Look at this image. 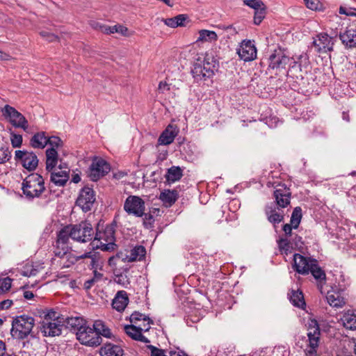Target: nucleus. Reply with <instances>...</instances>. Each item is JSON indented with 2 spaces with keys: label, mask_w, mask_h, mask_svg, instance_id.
<instances>
[{
  "label": "nucleus",
  "mask_w": 356,
  "mask_h": 356,
  "mask_svg": "<svg viewBox=\"0 0 356 356\" xmlns=\"http://www.w3.org/2000/svg\"><path fill=\"white\" fill-rule=\"evenodd\" d=\"M217 70V62L209 54H202L195 60L191 69V74L195 82L205 81L214 75Z\"/></svg>",
  "instance_id": "nucleus-1"
},
{
  "label": "nucleus",
  "mask_w": 356,
  "mask_h": 356,
  "mask_svg": "<svg viewBox=\"0 0 356 356\" xmlns=\"http://www.w3.org/2000/svg\"><path fill=\"white\" fill-rule=\"evenodd\" d=\"M45 189L44 179L38 173L29 175L22 183V193L29 200L40 197Z\"/></svg>",
  "instance_id": "nucleus-2"
},
{
  "label": "nucleus",
  "mask_w": 356,
  "mask_h": 356,
  "mask_svg": "<svg viewBox=\"0 0 356 356\" xmlns=\"http://www.w3.org/2000/svg\"><path fill=\"white\" fill-rule=\"evenodd\" d=\"M98 224L94 241H92V248H99L103 251H113L116 247L115 243V224L107 225L104 229H99Z\"/></svg>",
  "instance_id": "nucleus-3"
},
{
  "label": "nucleus",
  "mask_w": 356,
  "mask_h": 356,
  "mask_svg": "<svg viewBox=\"0 0 356 356\" xmlns=\"http://www.w3.org/2000/svg\"><path fill=\"white\" fill-rule=\"evenodd\" d=\"M35 325L33 317L23 314L16 316L12 321L10 333L14 338L24 339L31 334Z\"/></svg>",
  "instance_id": "nucleus-4"
},
{
  "label": "nucleus",
  "mask_w": 356,
  "mask_h": 356,
  "mask_svg": "<svg viewBox=\"0 0 356 356\" xmlns=\"http://www.w3.org/2000/svg\"><path fill=\"white\" fill-rule=\"evenodd\" d=\"M69 227L72 231V239L74 241L85 243L91 241L94 236L93 227L87 220L76 225H70Z\"/></svg>",
  "instance_id": "nucleus-5"
},
{
  "label": "nucleus",
  "mask_w": 356,
  "mask_h": 356,
  "mask_svg": "<svg viewBox=\"0 0 356 356\" xmlns=\"http://www.w3.org/2000/svg\"><path fill=\"white\" fill-rule=\"evenodd\" d=\"M2 115L15 128H21L26 131L29 127V122L26 118L14 107L6 104L1 108Z\"/></svg>",
  "instance_id": "nucleus-6"
},
{
  "label": "nucleus",
  "mask_w": 356,
  "mask_h": 356,
  "mask_svg": "<svg viewBox=\"0 0 356 356\" xmlns=\"http://www.w3.org/2000/svg\"><path fill=\"white\" fill-rule=\"evenodd\" d=\"M111 170L110 164L101 157L95 156L89 168L88 177L92 181H97L106 175Z\"/></svg>",
  "instance_id": "nucleus-7"
},
{
  "label": "nucleus",
  "mask_w": 356,
  "mask_h": 356,
  "mask_svg": "<svg viewBox=\"0 0 356 356\" xmlns=\"http://www.w3.org/2000/svg\"><path fill=\"white\" fill-rule=\"evenodd\" d=\"M76 339L83 345L95 347L99 346L102 342V339L99 337L92 327L87 325V324L79 332H76Z\"/></svg>",
  "instance_id": "nucleus-8"
},
{
  "label": "nucleus",
  "mask_w": 356,
  "mask_h": 356,
  "mask_svg": "<svg viewBox=\"0 0 356 356\" xmlns=\"http://www.w3.org/2000/svg\"><path fill=\"white\" fill-rule=\"evenodd\" d=\"M15 160L29 172L34 171L39 163L38 156L34 152L26 150H16L15 152Z\"/></svg>",
  "instance_id": "nucleus-9"
},
{
  "label": "nucleus",
  "mask_w": 356,
  "mask_h": 356,
  "mask_svg": "<svg viewBox=\"0 0 356 356\" xmlns=\"http://www.w3.org/2000/svg\"><path fill=\"white\" fill-rule=\"evenodd\" d=\"M124 210L129 215L143 217L145 214V201L139 196L129 195L124 203Z\"/></svg>",
  "instance_id": "nucleus-10"
},
{
  "label": "nucleus",
  "mask_w": 356,
  "mask_h": 356,
  "mask_svg": "<svg viewBox=\"0 0 356 356\" xmlns=\"http://www.w3.org/2000/svg\"><path fill=\"white\" fill-rule=\"evenodd\" d=\"M309 65V61L307 56L301 55L298 57V60L290 63L286 74L293 79L302 80L304 75L307 73Z\"/></svg>",
  "instance_id": "nucleus-11"
},
{
  "label": "nucleus",
  "mask_w": 356,
  "mask_h": 356,
  "mask_svg": "<svg viewBox=\"0 0 356 356\" xmlns=\"http://www.w3.org/2000/svg\"><path fill=\"white\" fill-rule=\"evenodd\" d=\"M95 200V193L93 189L88 186H84L79 192L76 204L83 211L88 212L92 209Z\"/></svg>",
  "instance_id": "nucleus-12"
},
{
  "label": "nucleus",
  "mask_w": 356,
  "mask_h": 356,
  "mask_svg": "<svg viewBox=\"0 0 356 356\" xmlns=\"http://www.w3.org/2000/svg\"><path fill=\"white\" fill-rule=\"evenodd\" d=\"M290 58L281 49H275L268 58V69L281 70L289 63Z\"/></svg>",
  "instance_id": "nucleus-13"
},
{
  "label": "nucleus",
  "mask_w": 356,
  "mask_h": 356,
  "mask_svg": "<svg viewBox=\"0 0 356 356\" xmlns=\"http://www.w3.org/2000/svg\"><path fill=\"white\" fill-rule=\"evenodd\" d=\"M273 196L278 209L280 208H286L290 204L291 192L286 184H278L274 191Z\"/></svg>",
  "instance_id": "nucleus-14"
},
{
  "label": "nucleus",
  "mask_w": 356,
  "mask_h": 356,
  "mask_svg": "<svg viewBox=\"0 0 356 356\" xmlns=\"http://www.w3.org/2000/svg\"><path fill=\"white\" fill-rule=\"evenodd\" d=\"M314 259L299 253H295L293 258L292 268L298 274L308 275Z\"/></svg>",
  "instance_id": "nucleus-15"
},
{
  "label": "nucleus",
  "mask_w": 356,
  "mask_h": 356,
  "mask_svg": "<svg viewBox=\"0 0 356 356\" xmlns=\"http://www.w3.org/2000/svg\"><path fill=\"white\" fill-rule=\"evenodd\" d=\"M236 51L238 57L245 62L252 61L257 58V48L250 40H243Z\"/></svg>",
  "instance_id": "nucleus-16"
},
{
  "label": "nucleus",
  "mask_w": 356,
  "mask_h": 356,
  "mask_svg": "<svg viewBox=\"0 0 356 356\" xmlns=\"http://www.w3.org/2000/svg\"><path fill=\"white\" fill-rule=\"evenodd\" d=\"M146 254V249L143 245H136L131 249L129 254L128 252L124 253L122 252H118L115 255L116 258L121 259L123 261L133 262L135 261H141Z\"/></svg>",
  "instance_id": "nucleus-17"
},
{
  "label": "nucleus",
  "mask_w": 356,
  "mask_h": 356,
  "mask_svg": "<svg viewBox=\"0 0 356 356\" xmlns=\"http://www.w3.org/2000/svg\"><path fill=\"white\" fill-rule=\"evenodd\" d=\"M307 337L309 340V346L313 351L309 350L310 353L316 352V349L318 346L321 330L319 325L316 320H311L308 323Z\"/></svg>",
  "instance_id": "nucleus-18"
},
{
  "label": "nucleus",
  "mask_w": 356,
  "mask_h": 356,
  "mask_svg": "<svg viewBox=\"0 0 356 356\" xmlns=\"http://www.w3.org/2000/svg\"><path fill=\"white\" fill-rule=\"evenodd\" d=\"M50 181L56 186H64L70 178V169L67 167L59 165L58 168L51 170Z\"/></svg>",
  "instance_id": "nucleus-19"
},
{
  "label": "nucleus",
  "mask_w": 356,
  "mask_h": 356,
  "mask_svg": "<svg viewBox=\"0 0 356 356\" xmlns=\"http://www.w3.org/2000/svg\"><path fill=\"white\" fill-rule=\"evenodd\" d=\"M312 44L318 53H326L333 50L334 42L332 38L325 33H321L317 35Z\"/></svg>",
  "instance_id": "nucleus-20"
},
{
  "label": "nucleus",
  "mask_w": 356,
  "mask_h": 356,
  "mask_svg": "<svg viewBox=\"0 0 356 356\" xmlns=\"http://www.w3.org/2000/svg\"><path fill=\"white\" fill-rule=\"evenodd\" d=\"M179 131V130L176 125L168 124L159 137V145H168L171 144L177 136Z\"/></svg>",
  "instance_id": "nucleus-21"
},
{
  "label": "nucleus",
  "mask_w": 356,
  "mask_h": 356,
  "mask_svg": "<svg viewBox=\"0 0 356 356\" xmlns=\"http://www.w3.org/2000/svg\"><path fill=\"white\" fill-rule=\"evenodd\" d=\"M61 321L42 322L40 330L44 337L59 336L62 332L63 325Z\"/></svg>",
  "instance_id": "nucleus-22"
},
{
  "label": "nucleus",
  "mask_w": 356,
  "mask_h": 356,
  "mask_svg": "<svg viewBox=\"0 0 356 356\" xmlns=\"http://www.w3.org/2000/svg\"><path fill=\"white\" fill-rule=\"evenodd\" d=\"M339 38L346 49L356 48V30L346 29L343 32H340Z\"/></svg>",
  "instance_id": "nucleus-23"
},
{
  "label": "nucleus",
  "mask_w": 356,
  "mask_h": 356,
  "mask_svg": "<svg viewBox=\"0 0 356 356\" xmlns=\"http://www.w3.org/2000/svg\"><path fill=\"white\" fill-rule=\"evenodd\" d=\"M81 258H88L90 259V264H88V267L90 269L94 270H102L104 261L100 256V254L97 252L90 251L88 252H85L84 254L80 255Z\"/></svg>",
  "instance_id": "nucleus-24"
},
{
  "label": "nucleus",
  "mask_w": 356,
  "mask_h": 356,
  "mask_svg": "<svg viewBox=\"0 0 356 356\" xmlns=\"http://www.w3.org/2000/svg\"><path fill=\"white\" fill-rule=\"evenodd\" d=\"M124 331L126 334L134 340L141 341L145 343H150V341L143 334L140 326L126 325L124 326Z\"/></svg>",
  "instance_id": "nucleus-25"
},
{
  "label": "nucleus",
  "mask_w": 356,
  "mask_h": 356,
  "mask_svg": "<svg viewBox=\"0 0 356 356\" xmlns=\"http://www.w3.org/2000/svg\"><path fill=\"white\" fill-rule=\"evenodd\" d=\"M129 303V298L125 291H118L112 302V307L118 312L124 310Z\"/></svg>",
  "instance_id": "nucleus-26"
},
{
  "label": "nucleus",
  "mask_w": 356,
  "mask_h": 356,
  "mask_svg": "<svg viewBox=\"0 0 356 356\" xmlns=\"http://www.w3.org/2000/svg\"><path fill=\"white\" fill-rule=\"evenodd\" d=\"M66 327L76 334L87 324L86 321L81 317H68L65 320Z\"/></svg>",
  "instance_id": "nucleus-27"
},
{
  "label": "nucleus",
  "mask_w": 356,
  "mask_h": 356,
  "mask_svg": "<svg viewBox=\"0 0 356 356\" xmlns=\"http://www.w3.org/2000/svg\"><path fill=\"white\" fill-rule=\"evenodd\" d=\"M179 195L176 190H164L159 195V199L166 207H170L178 199Z\"/></svg>",
  "instance_id": "nucleus-28"
},
{
  "label": "nucleus",
  "mask_w": 356,
  "mask_h": 356,
  "mask_svg": "<svg viewBox=\"0 0 356 356\" xmlns=\"http://www.w3.org/2000/svg\"><path fill=\"white\" fill-rule=\"evenodd\" d=\"M326 299L327 303L332 307L340 308L346 304L345 298L337 291H328Z\"/></svg>",
  "instance_id": "nucleus-29"
},
{
  "label": "nucleus",
  "mask_w": 356,
  "mask_h": 356,
  "mask_svg": "<svg viewBox=\"0 0 356 356\" xmlns=\"http://www.w3.org/2000/svg\"><path fill=\"white\" fill-rule=\"evenodd\" d=\"M99 353L101 356H122L124 350L118 345L106 343L101 348Z\"/></svg>",
  "instance_id": "nucleus-30"
},
{
  "label": "nucleus",
  "mask_w": 356,
  "mask_h": 356,
  "mask_svg": "<svg viewBox=\"0 0 356 356\" xmlns=\"http://www.w3.org/2000/svg\"><path fill=\"white\" fill-rule=\"evenodd\" d=\"M288 296L291 303L294 307L303 309L306 306L304 296L301 291L292 289L291 292L288 293Z\"/></svg>",
  "instance_id": "nucleus-31"
},
{
  "label": "nucleus",
  "mask_w": 356,
  "mask_h": 356,
  "mask_svg": "<svg viewBox=\"0 0 356 356\" xmlns=\"http://www.w3.org/2000/svg\"><path fill=\"white\" fill-rule=\"evenodd\" d=\"M47 144V136L44 131L36 133L30 140V145L33 148L43 149Z\"/></svg>",
  "instance_id": "nucleus-32"
},
{
  "label": "nucleus",
  "mask_w": 356,
  "mask_h": 356,
  "mask_svg": "<svg viewBox=\"0 0 356 356\" xmlns=\"http://www.w3.org/2000/svg\"><path fill=\"white\" fill-rule=\"evenodd\" d=\"M46 170L48 172L53 170L58 163V152L55 148H49L46 150Z\"/></svg>",
  "instance_id": "nucleus-33"
},
{
  "label": "nucleus",
  "mask_w": 356,
  "mask_h": 356,
  "mask_svg": "<svg viewBox=\"0 0 356 356\" xmlns=\"http://www.w3.org/2000/svg\"><path fill=\"white\" fill-rule=\"evenodd\" d=\"M265 213L267 216L268 220L273 224H278L284 220V213H280L276 210L275 208L272 207H266L265 209Z\"/></svg>",
  "instance_id": "nucleus-34"
},
{
  "label": "nucleus",
  "mask_w": 356,
  "mask_h": 356,
  "mask_svg": "<svg viewBox=\"0 0 356 356\" xmlns=\"http://www.w3.org/2000/svg\"><path fill=\"white\" fill-rule=\"evenodd\" d=\"M313 264L310 267L309 273H312L314 279L321 284L325 282L326 275L325 271L318 266V261L314 259Z\"/></svg>",
  "instance_id": "nucleus-35"
},
{
  "label": "nucleus",
  "mask_w": 356,
  "mask_h": 356,
  "mask_svg": "<svg viewBox=\"0 0 356 356\" xmlns=\"http://www.w3.org/2000/svg\"><path fill=\"white\" fill-rule=\"evenodd\" d=\"M94 329H95L96 333L101 337L102 336L108 339H111L113 337V334L109 327L101 320H97L94 322Z\"/></svg>",
  "instance_id": "nucleus-36"
},
{
  "label": "nucleus",
  "mask_w": 356,
  "mask_h": 356,
  "mask_svg": "<svg viewBox=\"0 0 356 356\" xmlns=\"http://www.w3.org/2000/svg\"><path fill=\"white\" fill-rule=\"evenodd\" d=\"M101 31L106 34L120 33L122 35H126L128 29L122 25L116 24L114 26L99 25Z\"/></svg>",
  "instance_id": "nucleus-37"
},
{
  "label": "nucleus",
  "mask_w": 356,
  "mask_h": 356,
  "mask_svg": "<svg viewBox=\"0 0 356 356\" xmlns=\"http://www.w3.org/2000/svg\"><path fill=\"white\" fill-rule=\"evenodd\" d=\"M188 19L186 15L180 14L172 18L163 19L164 24L171 28L184 26L185 21Z\"/></svg>",
  "instance_id": "nucleus-38"
},
{
  "label": "nucleus",
  "mask_w": 356,
  "mask_h": 356,
  "mask_svg": "<svg viewBox=\"0 0 356 356\" xmlns=\"http://www.w3.org/2000/svg\"><path fill=\"white\" fill-rule=\"evenodd\" d=\"M344 327L350 330H356V314L354 313H345L341 318Z\"/></svg>",
  "instance_id": "nucleus-39"
},
{
  "label": "nucleus",
  "mask_w": 356,
  "mask_h": 356,
  "mask_svg": "<svg viewBox=\"0 0 356 356\" xmlns=\"http://www.w3.org/2000/svg\"><path fill=\"white\" fill-rule=\"evenodd\" d=\"M183 176V171L179 166H172L168 170L166 179L170 182L179 181Z\"/></svg>",
  "instance_id": "nucleus-40"
},
{
  "label": "nucleus",
  "mask_w": 356,
  "mask_h": 356,
  "mask_svg": "<svg viewBox=\"0 0 356 356\" xmlns=\"http://www.w3.org/2000/svg\"><path fill=\"white\" fill-rule=\"evenodd\" d=\"M277 245L279 250L282 254L288 255L292 251V243L290 242L286 238H280L277 241Z\"/></svg>",
  "instance_id": "nucleus-41"
},
{
  "label": "nucleus",
  "mask_w": 356,
  "mask_h": 356,
  "mask_svg": "<svg viewBox=\"0 0 356 356\" xmlns=\"http://www.w3.org/2000/svg\"><path fill=\"white\" fill-rule=\"evenodd\" d=\"M39 266H34L32 262H27L20 269V274L25 277L35 276L39 272Z\"/></svg>",
  "instance_id": "nucleus-42"
},
{
  "label": "nucleus",
  "mask_w": 356,
  "mask_h": 356,
  "mask_svg": "<svg viewBox=\"0 0 356 356\" xmlns=\"http://www.w3.org/2000/svg\"><path fill=\"white\" fill-rule=\"evenodd\" d=\"M71 232L69 225L65 226L58 232L56 240L59 241V243L61 242L69 244L70 238H72Z\"/></svg>",
  "instance_id": "nucleus-43"
},
{
  "label": "nucleus",
  "mask_w": 356,
  "mask_h": 356,
  "mask_svg": "<svg viewBox=\"0 0 356 356\" xmlns=\"http://www.w3.org/2000/svg\"><path fill=\"white\" fill-rule=\"evenodd\" d=\"M217 34L216 32L209 30H201L199 32L197 41H216L217 40Z\"/></svg>",
  "instance_id": "nucleus-44"
},
{
  "label": "nucleus",
  "mask_w": 356,
  "mask_h": 356,
  "mask_svg": "<svg viewBox=\"0 0 356 356\" xmlns=\"http://www.w3.org/2000/svg\"><path fill=\"white\" fill-rule=\"evenodd\" d=\"M302 219V209L300 207L294 208L290 220V223L293 225V229H297Z\"/></svg>",
  "instance_id": "nucleus-45"
},
{
  "label": "nucleus",
  "mask_w": 356,
  "mask_h": 356,
  "mask_svg": "<svg viewBox=\"0 0 356 356\" xmlns=\"http://www.w3.org/2000/svg\"><path fill=\"white\" fill-rule=\"evenodd\" d=\"M266 15V6H264L254 10V24L255 25H259L263 19L265 18Z\"/></svg>",
  "instance_id": "nucleus-46"
},
{
  "label": "nucleus",
  "mask_w": 356,
  "mask_h": 356,
  "mask_svg": "<svg viewBox=\"0 0 356 356\" xmlns=\"http://www.w3.org/2000/svg\"><path fill=\"white\" fill-rule=\"evenodd\" d=\"M11 158V152L9 147L3 146L0 147V164L5 163Z\"/></svg>",
  "instance_id": "nucleus-47"
},
{
  "label": "nucleus",
  "mask_w": 356,
  "mask_h": 356,
  "mask_svg": "<svg viewBox=\"0 0 356 356\" xmlns=\"http://www.w3.org/2000/svg\"><path fill=\"white\" fill-rule=\"evenodd\" d=\"M143 225L147 229H151L154 227V217L153 214H152V211H149L148 213H145L143 215Z\"/></svg>",
  "instance_id": "nucleus-48"
},
{
  "label": "nucleus",
  "mask_w": 356,
  "mask_h": 356,
  "mask_svg": "<svg viewBox=\"0 0 356 356\" xmlns=\"http://www.w3.org/2000/svg\"><path fill=\"white\" fill-rule=\"evenodd\" d=\"M141 320L146 321L147 320H149V318L145 314L136 311L133 312L129 317V321L131 323H136L137 321Z\"/></svg>",
  "instance_id": "nucleus-49"
},
{
  "label": "nucleus",
  "mask_w": 356,
  "mask_h": 356,
  "mask_svg": "<svg viewBox=\"0 0 356 356\" xmlns=\"http://www.w3.org/2000/svg\"><path fill=\"white\" fill-rule=\"evenodd\" d=\"M59 321L58 314L51 309L45 315L43 322H58Z\"/></svg>",
  "instance_id": "nucleus-50"
},
{
  "label": "nucleus",
  "mask_w": 356,
  "mask_h": 356,
  "mask_svg": "<svg viewBox=\"0 0 356 356\" xmlns=\"http://www.w3.org/2000/svg\"><path fill=\"white\" fill-rule=\"evenodd\" d=\"M243 4L253 8L254 10L265 6L261 0H243Z\"/></svg>",
  "instance_id": "nucleus-51"
},
{
  "label": "nucleus",
  "mask_w": 356,
  "mask_h": 356,
  "mask_svg": "<svg viewBox=\"0 0 356 356\" xmlns=\"http://www.w3.org/2000/svg\"><path fill=\"white\" fill-rule=\"evenodd\" d=\"M67 261L65 264H63V267L69 268L74 264H75L76 261H78L79 259H81L82 258L80 257V256H75L70 251L68 252L67 254L66 255Z\"/></svg>",
  "instance_id": "nucleus-52"
},
{
  "label": "nucleus",
  "mask_w": 356,
  "mask_h": 356,
  "mask_svg": "<svg viewBox=\"0 0 356 356\" xmlns=\"http://www.w3.org/2000/svg\"><path fill=\"white\" fill-rule=\"evenodd\" d=\"M47 140H48V144L47 145H49L51 146V148H57L58 147H60L62 146L63 145V141L62 140L58 137V136H47Z\"/></svg>",
  "instance_id": "nucleus-53"
},
{
  "label": "nucleus",
  "mask_w": 356,
  "mask_h": 356,
  "mask_svg": "<svg viewBox=\"0 0 356 356\" xmlns=\"http://www.w3.org/2000/svg\"><path fill=\"white\" fill-rule=\"evenodd\" d=\"M147 348L150 350L151 356H168L164 350L158 348L152 345H147Z\"/></svg>",
  "instance_id": "nucleus-54"
},
{
  "label": "nucleus",
  "mask_w": 356,
  "mask_h": 356,
  "mask_svg": "<svg viewBox=\"0 0 356 356\" xmlns=\"http://www.w3.org/2000/svg\"><path fill=\"white\" fill-rule=\"evenodd\" d=\"M12 284V280L10 278L6 277L3 279L0 280V291L1 292H6L8 291Z\"/></svg>",
  "instance_id": "nucleus-55"
},
{
  "label": "nucleus",
  "mask_w": 356,
  "mask_h": 356,
  "mask_svg": "<svg viewBox=\"0 0 356 356\" xmlns=\"http://www.w3.org/2000/svg\"><path fill=\"white\" fill-rule=\"evenodd\" d=\"M10 140L13 147H19L22 144V135L12 133Z\"/></svg>",
  "instance_id": "nucleus-56"
},
{
  "label": "nucleus",
  "mask_w": 356,
  "mask_h": 356,
  "mask_svg": "<svg viewBox=\"0 0 356 356\" xmlns=\"http://www.w3.org/2000/svg\"><path fill=\"white\" fill-rule=\"evenodd\" d=\"M305 5L309 9L312 10H320L322 6L319 0H308Z\"/></svg>",
  "instance_id": "nucleus-57"
},
{
  "label": "nucleus",
  "mask_w": 356,
  "mask_h": 356,
  "mask_svg": "<svg viewBox=\"0 0 356 356\" xmlns=\"http://www.w3.org/2000/svg\"><path fill=\"white\" fill-rule=\"evenodd\" d=\"M40 35L49 42H54L58 40V36L54 33H49L46 31H42L40 32Z\"/></svg>",
  "instance_id": "nucleus-58"
},
{
  "label": "nucleus",
  "mask_w": 356,
  "mask_h": 356,
  "mask_svg": "<svg viewBox=\"0 0 356 356\" xmlns=\"http://www.w3.org/2000/svg\"><path fill=\"white\" fill-rule=\"evenodd\" d=\"M339 13L347 16H356V9L353 8H346L345 7L340 6Z\"/></svg>",
  "instance_id": "nucleus-59"
},
{
  "label": "nucleus",
  "mask_w": 356,
  "mask_h": 356,
  "mask_svg": "<svg viewBox=\"0 0 356 356\" xmlns=\"http://www.w3.org/2000/svg\"><path fill=\"white\" fill-rule=\"evenodd\" d=\"M266 124L270 128L276 127L279 123V119L277 117H270L266 118Z\"/></svg>",
  "instance_id": "nucleus-60"
},
{
  "label": "nucleus",
  "mask_w": 356,
  "mask_h": 356,
  "mask_svg": "<svg viewBox=\"0 0 356 356\" xmlns=\"http://www.w3.org/2000/svg\"><path fill=\"white\" fill-rule=\"evenodd\" d=\"M293 243L298 248H302L304 244L302 237L297 234L292 239V244Z\"/></svg>",
  "instance_id": "nucleus-61"
},
{
  "label": "nucleus",
  "mask_w": 356,
  "mask_h": 356,
  "mask_svg": "<svg viewBox=\"0 0 356 356\" xmlns=\"http://www.w3.org/2000/svg\"><path fill=\"white\" fill-rule=\"evenodd\" d=\"M341 183L343 185L342 187L345 189L348 188V187H352L354 184L350 182V179L348 177H343Z\"/></svg>",
  "instance_id": "nucleus-62"
},
{
  "label": "nucleus",
  "mask_w": 356,
  "mask_h": 356,
  "mask_svg": "<svg viewBox=\"0 0 356 356\" xmlns=\"http://www.w3.org/2000/svg\"><path fill=\"white\" fill-rule=\"evenodd\" d=\"M293 228V225L291 223H286L284 225L282 229L284 232L286 236H291L292 235V229Z\"/></svg>",
  "instance_id": "nucleus-63"
},
{
  "label": "nucleus",
  "mask_w": 356,
  "mask_h": 356,
  "mask_svg": "<svg viewBox=\"0 0 356 356\" xmlns=\"http://www.w3.org/2000/svg\"><path fill=\"white\" fill-rule=\"evenodd\" d=\"M55 248L60 249L61 250H65V251H70L71 249V247L69 245V244L64 243H59V241H56V245Z\"/></svg>",
  "instance_id": "nucleus-64"
}]
</instances>
